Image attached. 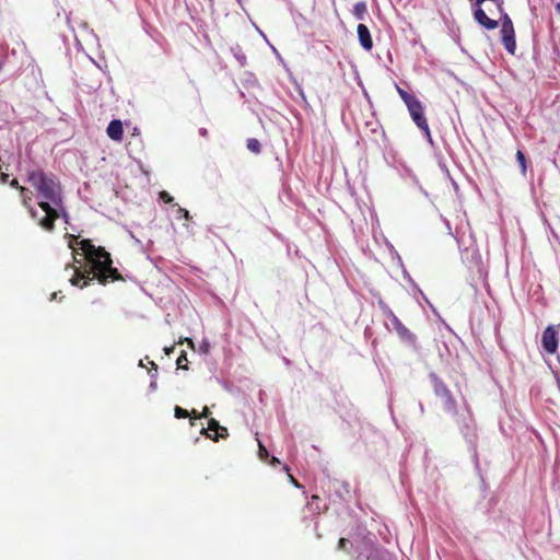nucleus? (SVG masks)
<instances>
[{
	"mask_svg": "<svg viewBox=\"0 0 560 560\" xmlns=\"http://www.w3.org/2000/svg\"><path fill=\"white\" fill-rule=\"evenodd\" d=\"M69 247L74 250L73 242L80 246L85 257V268L73 267V276L70 278V283L74 287L84 288L93 280L105 285L108 282L122 280L121 275L114 268L110 254L104 247L92 244L91 240H81L79 236L68 234Z\"/></svg>",
	"mask_w": 560,
	"mask_h": 560,
	"instance_id": "f257e3e1",
	"label": "nucleus"
},
{
	"mask_svg": "<svg viewBox=\"0 0 560 560\" xmlns=\"http://www.w3.org/2000/svg\"><path fill=\"white\" fill-rule=\"evenodd\" d=\"M27 182L39 197L37 206L45 212L39 220V226L47 232H52L55 222L59 219L58 209L62 206L61 186L52 175L46 174L43 170L30 171Z\"/></svg>",
	"mask_w": 560,
	"mask_h": 560,
	"instance_id": "f03ea898",
	"label": "nucleus"
},
{
	"mask_svg": "<svg viewBox=\"0 0 560 560\" xmlns=\"http://www.w3.org/2000/svg\"><path fill=\"white\" fill-rule=\"evenodd\" d=\"M396 90L401 100L404 101V103L406 104L410 117L416 124V126L425 133L429 140H431V132L428 120L424 116V108L422 103L415 95L409 94L400 86L396 85Z\"/></svg>",
	"mask_w": 560,
	"mask_h": 560,
	"instance_id": "7ed1b4c3",
	"label": "nucleus"
},
{
	"mask_svg": "<svg viewBox=\"0 0 560 560\" xmlns=\"http://www.w3.org/2000/svg\"><path fill=\"white\" fill-rule=\"evenodd\" d=\"M434 394L441 399L443 409L452 415L457 416V404L447 386L435 375H431Z\"/></svg>",
	"mask_w": 560,
	"mask_h": 560,
	"instance_id": "20e7f679",
	"label": "nucleus"
},
{
	"mask_svg": "<svg viewBox=\"0 0 560 560\" xmlns=\"http://www.w3.org/2000/svg\"><path fill=\"white\" fill-rule=\"evenodd\" d=\"M501 22L502 44L511 55H514L516 50L515 31L513 22L506 12L501 14Z\"/></svg>",
	"mask_w": 560,
	"mask_h": 560,
	"instance_id": "39448f33",
	"label": "nucleus"
},
{
	"mask_svg": "<svg viewBox=\"0 0 560 560\" xmlns=\"http://www.w3.org/2000/svg\"><path fill=\"white\" fill-rule=\"evenodd\" d=\"M387 318L390 320L395 331L399 336V338L407 343L415 345L416 336L399 320V318L394 314V312L386 307L384 311Z\"/></svg>",
	"mask_w": 560,
	"mask_h": 560,
	"instance_id": "423d86ee",
	"label": "nucleus"
},
{
	"mask_svg": "<svg viewBox=\"0 0 560 560\" xmlns=\"http://www.w3.org/2000/svg\"><path fill=\"white\" fill-rule=\"evenodd\" d=\"M201 433L214 442H218L219 439H225L229 435L228 429L220 425L219 421L213 418L208 421V428H203Z\"/></svg>",
	"mask_w": 560,
	"mask_h": 560,
	"instance_id": "0eeeda50",
	"label": "nucleus"
},
{
	"mask_svg": "<svg viewBox=\"0 0 560 560\" xmlns=\"http://www.w3.org/2000/svg\"><path fill=\"white\" fill-rule=\"evenodd\" d=\"M541 345L546 352L552 354L558 349V332L553 326H548L541 336Z\"/></svg>",
	"mask_w": 560,
	"mask_h": 560,
	"instance_id": "6e6552de",
	"label": "nucleus"
},
{
	"mask_svg": "<svg viewBox=\"0 0 560 560\" xmlns=\"http://www.w3.org/2000/svg\"><path fill=\"white\" fill-rule=\"evenodd\" d=\"M20 197L22 205L27 209L32 219L36 221L39 225V220L43 215L32 206V191L25 188L24 186L20 188Z\"/></svg>",
	"mask_w": 560,
	"mask_h": 560,
	"instance_id": "1a4fd4ad",
	"label": "nucleus"
},
{
	"mask_svg": "<svg viewBox=\"0 0 560 560\" xmlns=\"http://www.w3.org/2000/svg\"><path fill=\"white\" fill-rule=\"evenodd\" d=\"M357 33L361 46L365 50L370 51L373 48V39L368 26L365 24H359L357 27Z\"/></svg>",
	"mask_w": 560,
	"mask_h": 560,
	"instance_id": "9d476101",
	"label": "nucleus"
},
{
	"mask_svg": "<svg viewBox=\"0 0 560 560\" xmlns=\"http://www.w3.org/2000/svg\"><path fill=\"white\" fill-rule=\"evenodd\" d=\"M106 132L112 140L120 142L124 136L122 122L118 119L112 120L106 129Z\"/></svg>",
	"mask_w": 560,
	"mask_h": 560,
	"instance_id": "9b49d317",
	"label": "nucleus"
},
{
	"mask_svg": "<svg viewBox=\"0 0 560 560\" xmlns=\"http://www.w3.org/2000/svg\"><path fill=\"white\" fill-rule=\"evenodd\" d=\"M462 433L466 438H470V441H472V439H476V424L469 409H467V417L463 419Z\"/></svg>",
	"mask_w": 560,
	"mask_h": 560,
	"instance_id": "f8f14e48",
	"label": "nucleus"
},
{
	"mask_svg": "<svg viewBox=\"0 0 560 560\" xmlns=\"http://www.w3.org/2000/svg\"><path fill=\"white\" fill-rule=\"evenodd\" d=\"M352 12L357 20H363L368 13L366 3L363 1L355 3Z\"/></svg>",
	"mask_w": 560,
	"mask_h": 560,
	"instance_id": "ddd939ff",
	"label": "nucleus"
},
{
	"mask_svg": "<svg viewBox=\"0 0 560 560\" xmlns=\"http://www.w3.org/2000/svg\"><path fill=\"white\" fill-rule=\"evenodd\" d=\"M307 506L312 512L319 514L323 510L320 506V498L316 494H313L311 500L307 502Z\"/></svg>",
	"mask_w": 560,
	"mask_h": 560,
	"instance_id": "4468645a",
	"label": "nucleus"
},
{
	"mask_svg": "<svg viewBox=\"0 0 560 560\" xmlns=\"http://www.w3.org/2000/svg\"><path fill=\"white\" fill-rule=\"evenodd\" d=\"M246 147L250 152H253L255 154H258L261 151L260 142L255 138L248 139L246 142Z\"/></svg>",
	"mask_w": 560,
	"mask_h": 560,
	"instance_id": "2eb2a0df",
	"label": "nucleus"
},
{
	"mask_svg": "<svg viewBox=\"0 0 560 560\" xmlns=\"http://www.w3.org/2000/svg\"><path fill=\"white\" fill-rule=\"evenodd\" d=\"M515 156H516V161L520 164L522 174L525 175L527 166H526V156H525L524 152L521 150H517Z\"/></svg>",
	"mask_w": 560,
	"mask_h": 560,
	"instance_id": "dca6fc26",
	"label": "nucleus"
},
{
	"mask_svg": "<svg viewBox=\"0 0 560 560\" xmlns=\"http://www.w3.org/2000/svg\"><path fill=\"white\" fill-rule=\"evenodd\" d=\"M187 362H188V360H187L186 353L183 351L176 361L177 368L183 369V370H188V366L186 364Z\"/></svg>",
	"mask_w": 560,
	"mask_h": 560,
	"instance_id": "f3484780",
	"label": "nucleus"
},
{
	"mask_svg": "<svg viewBox=\"0 0 560 560\" xmlns=\"http://www.w3.org/2000/svg\"><path fill=\"white\" fill-rule=\"evenodd\" d=\"M174 412H175L176 418H187L190 415L188 410H186L179 406L175 407Z\"/></svg>",
	"mask_w": 560,
	"mask_h": 560,
	"instance_id": "a211bd4d",
	"label": "nucleus"
},
{
	"mask_svg": "<svg viewBox=\"0 0 560 560\" xmlns=\"http://www.w3.org/2000/svg\"><path fill=\"white\" fill-rule=\"evenodd\" d=\"M350 541L347 538H340L338 541V549L349 551Z\"/></svg>",
	"mask_w": 560,
	"mask_h": 560,
	"instance_id": "6ab92c4d",
	"label": "nucleus"
},
{
	"mask_svg": "<svg viewBox=\"0 0 560 560\" xmlns=\"http://www.w3.org/2000/svg\"><path fill=\"white\" fill-rule=\"evenodd\" d=\"M259 451L258 455L261 459H266L269 456L268 450L265 447V445L261 442H258Z\"/></svg>",
	"mask_w": 560,
	"mask_h": 560,
	"instance_id": "aec40b11",
	"label": "nucleus"
},
{
	"mask_svg": "<svg viewBox=\"0 0 560 560\" xmlns=\"http://www.w3.org/2000/svg\"><path fill=\"white\" fill-rule=\"evenodd\" d=\"M160 199L166 203H171L173 201V197L165 190L160 192Z\"/></svg>",
	"mask_w": 560,
	"mask_h": 560,
	"instance_id": "412c9836",
	"label": "nucleus"
},
{
	"mask_svg": "<svg viewBox=\"0 0 560 560\" xmlns=\"http://www.w3.org/2000/svg\"><path fill=\"white\" fill-rule=\"evenodd\" d=\"M178 213L186 220L190 219L189 211L184 208H178Z\"/></svg>",
	"mask_w": 560,
	"mask_h": 560,
	"instance_id": "4be33fe9",
	"label": "nucleus"
},
{
	"mask_svg": "<svg viewBox=\"0 0 560 560\" xmlns=\"http://www.w3.org/2000/svg\"><path fill=\"white\" fill-rule=\"evenodd\" d=\"M58 211H59V218H60V217H62V218L65 219V221H66V222H68V218H69V215H68V213L65 211V209H63V205L61 206V208H59V209H58Z\"/></svg>",
	"mask_w": 560,
	"mask_h": 560,
	"instance_id": "5701e85b",
	"label": "nucleus"
},
{
	"mask_svg": "<svg viewBox=\"0 0 560 560\" xmlns=\"http://www.w3.org/2000/svg\"><path fill=\"white\" fill-rule=\"evenodd\" d=\"M189 413L191 419H201L200 412H198L196 409H192Z\"/></svg>",
	"mask_w": 560,
	"mask_h": 560,
	"instance_id": "b1692460",
	"label": "nucleus"
},
{
	"mask_svg": "<svg viewBox=\"0 0 560 560\" xmlns=\"http://www.w3.org/2000/svg\"><path fill=\"white\" fill-rule=\"evenodd\" d=\"M210 410L207 406L203 407L202 411L200 412L201 418H208L210 416Z\"/></svg>",
	"mask_w": 560,
	"mask_h": 560,
	"instance_id": "393cba45",
	"label": "nucleus"
},
{
	"mask_svg": "<svg viewBox=\"0 0 560 560\" xmlns=\"http://www.w3.org/2000/svg\"><path fill=\"white\" fill-rule=\"evenodd\" d=\"M9 184L11 187L16 188L18 190H20V188L22 187L16 178H13Z\"/></svg>",
	"mask_w": 560,
	"mask_h": 560,
	"instance_id": "a878e982",
	"label": "nucleus"
},
{
	"mask_svg": "<svg viewBox=\"0 0 560 560\" xmlns=\"http://www.w3.org/2000/svg\"><path fill=\"white\" fill-rule=\"evenodd\" d=\"M184 341L187 342L189 348H195L194 341L190 338H185L184 340L180 341V343H183Z\"/></svg>",
	"mask_w": 560,
	"mask_h": 560,
	"instance_id": "bb28decb",
	"label": "nucleus"
},
{
	"mask_svg": "<svg viewBox=\"0 0 560 560\" xmlns=\"http://www.w3.org/2000/svg\"><path fill=\"white\" fill-rule=\"evenodd\" d=\"M8 179H9V175L8 174H5V173H1L0 174V182L2 184H5L8 182Z\"/></svg>",
	"mask_w": 560,
	"mask_h": 560,
	"instance_id": "cd10ccee",
	"label": "nucleus"
},
{
	"mask_svg": "<svg viewBox=\"0 0 560 560\" xmlns=\"http://www.w3.org/2000/svg\"><path fill=\"white\" fill-rule=\"evenodd\" d=\"M289 478H290V481L296 487V488H300V483L299 481L292 476V475H289Z\"/></svg>",
	"mask_w": 560,
	"mask_h": 560,
	"instance_id": "c85d7f7f",
	"label": "nucleus"
},
{
	"mask_svg": "<svg viewBox=\"0 0 560 560\" xmlns=\"http://www.w3.org/2000/svg\"><path fill=\"white\" fill-rule=\"evenodd\" d=\"M270 464H271L272 466H276L277 464H280V462H279V459H278L277 457L272 456V457H271V460H270Z\"/></svg>",
	"mask_w": 560,
	"mask_h": 560,
	"instance_id": "c756f323",
	"label": "nucleus"
},
{
	"mask_svg": "<svg viewBox=\"0 0 560 560\" xmlns=\"http://www.w3.org/2000/svg\"><path fill=\"white\" fill-rule=\"evenodd\" d=\"M199 132H200V135H201L202 137H207V136H208V131H207V129H205V128L200 129V130H199Z\"/></svg>",
	"mask_w": 560,
	"mask_h": 560,
	"instance_id": "7c9ffc66",
	"label": "nucleus"
},
{
	"mask_svg": "<svg viewBox=\"0 0 560 560\" xmlns=\"http://www.w3.org/2000/svg\"><path fill=\"white\" fill-rule=\"evenodd\" d=\"M208 348H209V343H203V345L201 346V350H202L203 352H208Z\"/></svg>",
	"mask_w": 560,
	"mask_h": 560,
	"instance_id": "2f4dec72",
	"label": "nucleus"
},
{
	"mask_svg": "<svg viewBox=\"0 0 560 560\" xmlns=\"http://www.w3.org/2000/svg\"><path fill=\"white\" fill-rule=\"evenodd\" d=\"M174 350V347L165 348L166 354H170Z\"/></svg>",
	"mask_w": 560,
	"mask_h": 560,
	"instance_id": "473e14b6",
	"label": "nucleus"
},
{
	"mask_svg": "<svg viewBox=\"0 0 560 560\" xmlns=\"http://www.w3.org/2000/svg\"><path fill=\"white\" fill-rule=\"evenodd\" d=\"M556 11L560 12V1L556 4Z\"/></svg>",
	"mask_w": 560,
	"mask_h": 560,
	"instance_id": "72a5a7b5",
	"label": "nucleus"
},
{
	"mask_svg": "<svg viewBox=\"0 0 560 560\" xmlns=\"http://www.w3.org/2000/svg\"><path fill=\"white\" fill-rule=\"evenodd\" d=\"M152 365L154 366L155 370L158 369V365L154 362H152Z\"/></svg>",
	"mask_w": 560,
	"mask_h": 560,
	"instance_id": "f704fd0d",
	"label": "nucleus"
},
{
	"mask_svg": "<svg viewBox=\"0 0 560 560\" xmlns=\"http://www.w3.org/2000/svg\"><path fill=\"white\" fill-rule=\"evenodd\" d=\"M2 69V62L0 61V70Z\"/></svg>",
	"mask_w": 560,
	"mask_h": 560,
	"instance_id": "c9c22d12",
	"label": "nucleus"
},
{
	"mask_svg": "<svg viewBox=\"0 0 560 560\" xmlns=\"http://www.w3.org/2000/svg\"><path fill=\"white\" fill-rule=\"evenodd\" d=\"M237 1L240 2L241 0H237Z\"/></svg>",
	"mask_w": 560,
	"mask_h": 560,
	"instance_id": "e433bc0d",
	"label": "nucleus"
}]
</instances>
